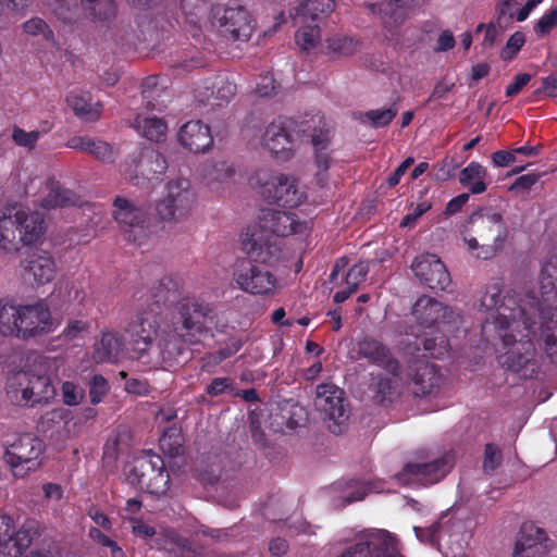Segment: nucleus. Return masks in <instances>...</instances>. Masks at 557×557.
I'll list each match as a JSON object with an SVG mask.
<instances>
[{
	"label": "nucleus",
	"mask_w": 557,
	"mask_h": 557,
	"mask_svg": "<svg viewBox=\"0 0 557 557\" xmlns=\"http://www.w3.org/2000/svg\"><path fill=\"white\" fill-rule=\"evenodd\" d=\"M480 309L488 313L483 333L494 332L500 343L496 348L498 363L522 379L532 377L540 367L541 355L536 344L553 362H557V304L552 298L543 304L539 295H527L519 302L503 296L499 282L486 286L480 299Z\"/></svg>",
	"instance_id": "obj_1"
},
{
	"label": "nucleus",
	"mask_w": 557,
	"mask_h": 557,
	"mask_svg": "<svg viewBox=\"0 0 557 557\" xmlns=\"http://www.w3.org/2000/svg\"><path fill=\"white\" fill-rule=\"evenodd\" d=\"M158 299L147 310L139 312L127 327L133 350L145 364L157 367L178 363L180 358L188 347L199 344L207 335L212 336L211 323L212 308L208 304L195 299H184L177 304L178 320L174 322L173 330L165 334L157 347L153 338L158 330V304L164 297L156 295Z\"/></svg>",
	"instance_id": "obj_2"
},
{
	"label": "nucleus",
	"mask_w": 557,
	"mask_h": 557,
	"mask_svg": "<svg viewBox=\"0 0 557 557\" xmlns=\"http://www.w3.org/2000/svg\"><path fill=\"white\" fill-rule=\"evenodd\" d=\"M454 455L445 453L432 460H417L407 463L403 471L397 473L392 482L375 480L372 482L347 481L338 482L333 486L341 505L362 500L369 493H391L395 485H431L441 481L451 469Z\"/></svg>",
	"instance_id": "obj_3"
},
{
	"label": "nucleus",
	"mask_w": 557,
	"mask_h": 557,
	"mask_svg": "<svg viewBox=\"0 0 557 557\" xmlns=\"http://www.w3.org/2000/svg\"><path fill=\"white\" fill-rule=\"evenodd\" d=\"M308 228V222L300 221L294 212L267 208L261 211L259 224L243 233L242 247L250 257L268 262L277 250L272 235L305 234Z\"/></svg>",
	"instance_id": "obj_4"
},
{
	"label": "nucleus",
	"mask_w": 557,
	"mask_h": 557,
	"mask_svg": "<svg viewBox=\"0 0 557 557\" xmlns=\"http://www.w3.org/2000/svg\"><path fill=\"white\" fill-rule=\"evenodd\" d=\"M53 330V320L44 301L15 305L0 301V333L4 336L29 338Z\"/></svg>",
	"instance_id": "obj_5"
},
{
	"label": "nucleus",
	"mask_w": 557,
	"mask_h": 557,
	"mask_svg": "<svg viewBox=\"0 0 557 557\" xmlns=\"http://www.w3.org/2000/svg\"><path fill=\"white\" fill-rule=\"evenodd\" d=\"M459 510L443 515L430 528L414 527V533L421 542L436 546L444 557H467L461 550L470 539L471 521H463Z\"/></svg>",
	"instance_id": "obj_6"
},
{
	"label": "nucleus",
	"mask_w": 557,
	"mask_h": 557,
	"mask_svg": "<svg viewBox=\"0 0 557 557\" xmlns=\"http://www.w3.org/2000/svg\"><path fill=\"white\" fill-rule=\"evenodd\" d=\"M45 449V443L34 434H18L5 441L3 461L14 479H25L42 466Z\"/></svg>",
	"instance_id": "obj_7"
},
{
	"label": "nucleus",
	"mask_w": 557,
	"mask_h": 557,
	"mask_svg": "<svg viewBox=\"0 0 557 557\" xmlns=\"http://www.w3.org/2000/svg\"><path fill=\"white\" fill-rule=\"evenodd\" d=\"M113 208L114 220L124 232L126 240L140 247L156 242L159 225L148 219V209L145 206L116 197Z\"/></svg>",
	"instance_id": "obj_8"
},
{
	"label": "nucleus",
	"mask_w": 557,
	"mask_h": 557,
	"mask_svg": "<svg viewBox=\"0 0 557 557\" xmlns=\"http://www.w3.org/2000/svg\"><path fill=\"white\" fill-rule=\"evenodd\" d=\"M197 205V193L187 178L176 177L164 185L162 197L156 205V212L163 222L186 221Z\"/></svg>",
	"instance_id": "obj_9"
},
{
	"label": "nucleus",
	"mask_w": 557,
	"mask_h": 557,
	"mask_svg": "<svg viewBox=\"0 0 557 557\" xmlns=\"http://www.w3.org/2000/svg\"><path fill=\"white\" fill-rule=\"evenodd\" d=\"M45 232V219L36 211L20 209L14 215L0 218V246L10 250L16 243L33 245L40 240Z\"/></svg>",
	"instance_id": "obj_10"
},
{
	"label": "nucleus",
	"mask_w": 557,
	"mask_h": 557,
	"mask_svg": "<svg viewBox=\"0 0 557 557\" xmlns=\"http://www.w3.org/2000/svg\"><path fill=\"white\" fill-rule=\"evenodd\" d=\"M126 480L140 491L158 496L164 495L170 484L163 459L150 450L134 457L126 470Z\"/></svg>",
	"instance_id": "obj_11"
},
{
	"label": "nucleus",
	"mask_w": 557,
	"mask_h": 557,
	"mask_svg": "<svg viewBox=\"0 0 557 557\" xmlns=\"http://www.w3.org/2000/svg\"><path fill=\"white\" fill-rule=\"evenodd\" d=\"M7 395L15 405L34 406L51 401L55 397L57 391L49 375L17 371L8 377Z\"/></svg>",
	"instance_id": "obj_12"
},
{
	"label": "nucleus",
	"mask_w": 557,
	"mask_h": 557,
	"mask_svg": "<svg viewBox=\"0 0 557 557\" xmlns=\"http://www.w3.org/2000/svg\"><path fill=\"white\" fill-rule=\"evenodd\" d=\"M253 258L262 264L255 263L250 259L238 260L233 270L234 282L240 290L251 295H274L282 286L278 278L265 265L271 260L262 262Z\"/></svg>",
	"instance_id": "obj_13"
},
{
	"label": "nucleus",
	"mask_w": 557,
	"mask_h": 557,
	"mask_svg": "<svg viewBox=\"0 0 557 557\" xmlns=\"http://www.w3.org/2000/svg\"><path fill=\"white\" fill-rule=\"evenodd\" d=\"M209 20L221 36L234 41H248L256 28L250 13L242 5L214 4Z\"/></svg>",
	"instance_id": "obj_14"
},
{
	"label": "nucleus",
	"mask_w": 557,
	"mask_h": 557,
	"mask_svg": "<svg viewBox=\"0 0 557 557\" xmlns=\"http://www.w3.org/2000/svg\"><path fill=\"white\" fill-rule=\"evenodd\" d=\"M166 161L152 148H139L129 154L120 166L125 180L143 186L165 172Z\"/></svg>",
	"instance_id": "obj_15"
},
{
	"label": "nucleus",
	"mask_w": 557,
	"mask_h": 557,
	"mask_svg": "<svg viewBox=\"0 0 557 557\" xmlns=\"http://www.w3.org/2000/svg\"><path fill=\"white\" fill-rule=\"evenodd\" d=\"M160 94L161 90L158 88L144 89L143 100L147 112L138 113L132 122V126L139 135L152 141L163 140L168 132L166 122L151 113L153 111L161 112L165 107L163 102L158 101Z\"/></svg>",
	"instance_id": "obj_16"
},
{
	"label": "nucleus",
	"mask_w": 557,
	"mask_h": 557,
	"mask_svg": "<svg viewBox=\"0 0 557 557\" xmlns=\"http://www.w3.org/2000/svg\"><path fill=\"white\" fill-rule=\"evenodd\" d=\"M315 408L324 413L325 418L332 421L329 425L334 434L342 432V425L348 419L344 405V392L334 384L323 383L317 386L314 398Z\"/></svg>",
	"instance_id": "obj_17"
},
{
	"label": "nucleus",
	"mask_w": 557,
	"mask_h": 557,
	"mask_svg": "<svg viewBox=\"0 0 557 557\" xmlns=\"http://www.w3.org/2000/svg\"><path fill=\"white\" fill-rule=\"evenodd\" d=\"M34 532L27 525H16L9 515L0 516V557H20L32 545Z\"/></svg>",
	"instance_id": "obj_18"
},
{
	"label": "nucleus",
	"mask_w": 557,
	"mask_h": 557,
	"mask_svg": "<svg viewBox=\"0 0 557 557\" xmlns=\"http://www.w3.org/2000/svg\"><path fill=\"white\" fill-rule=\"evenodd\" d=\"M412 315L424 329H437L441 324H455L460 319L457 311L430 296H421L417 299L412 308Z\"/></svg>",
	"instance_id": "obj_19"
},
{
	"label": "nucleus",
	"mask_w": 557,
	"mask_h": 557,
	"mask_svg": "<svg viewBox=\"0 0 557 557\" xmlns=\"http://www.w3.org/2000/svg\"><path fill=\"white\" fill-rule=\"evenodd\" d=\"M412 271L431 289L445 290L451 280L442 260L433 253H424L414 259Z\"/></svg>",
	"instance_id": "obj_20"
},
{
	"label": "nucleus",
	"mask_w": 557,
	"mask_h": 557,
	"mask_svg": "<svg viewBox=\"0 0 557 557\" xmlns=\"http://www.w3.org/2000/svg\"><path fill=\"white\" fill-rule=\"evenodd\" d=\"M79 2L92 20L106 21L115 13L114 0H46L52 12L64 21L71 20L66 13L78 9Z\"/></svg>",
	"instance_id": "obj_21"
},
{
	"label": "nucleus",
	"mask_w": 557,
	"mask_h": 557,
	"mask_svg": "<svg viewBox=\"0 0 557 557\" xmlns=\"http://www.w3.org/2000/svg\"><path fill=\"white\" fill-rule=\"evenodd\" d=\"M548 550L546 532L534 522H524L518 533L512 557H545Z\"/></svg>",
	"instance_id": "obj_22"
},
{
	"label": "nucleus",
	"mask_w": 557,
	"mask_h": 557,
	"mask_svg": "<svg viewBox=\"0 0 557 557\" xmlns=\"http://www.w3.org/2000/svg\"><path fill=\"white\" fill-rule=\"evenodd\" d=\"M412 392L416 396L426 397L440 392L443 376L436 364L424 359H417L409 366Z\"/></svg>",
	"instance_id": "obj_23"
},
{
	"label": "nucleus",
	"mask_w": 557,
	"mask_h": 557,
	"mask_svg": "<svg viewBox=\"0 0 557 557\" xmlns=\"http://www.w3.org/2000/svg\"><path fill=\"white\" fill-rule=\"evenodd\" d=\"M262 195L270 201L289 208L299 206L305 198L294 177L284 174L275 175L264 184Z\"/></svg>",
	"instance_id": "obj_24"
},
{
	"label": "nucleus",
	"mask_w": 557,
	"mask_h": 557,
	"mask_svg": "<svg viewBox=\"0 0 557 557\" xmlns=\"http://www.w3.org/2000/svg\"><path fill=\"white\" fill-rule=\"evenodd\" d=\"M401 344L405 345L408 352H417V356L423 350L425 356L440 359L449 351L448 339L438 329L430 332L424 331L423 334H407L406 341Z\"/></svg>",
	"instance_id": "obj_25"
},
{
	"label": "nucleus",
	"mask_w": 557,
	"mask_h": 557,
	"mask_svg": "<svg viewBox=\"0 0 557 557\" xmlns=\"http://www.w3.org/2000/svg\"><path fill=\"white\" fill-rule=\"evenodd\" d=\"M289 121L278 117L267 128L263 135L265 148L276 158L286 160L292 156V138L287 131Z\"/></svg>",
	"instance_id": "obj_26"
},
{
	"label": "nucleus",
	"mask_w": 557,
	"mask_h": 557,
	"mask_svg": "<svg viewBox=\"0 0 557 557\" xmlns=\"http://www.w3.org/2000/svg\"><path fill=\"white\" fill-rule=\"evenodd\" d=\"M178 140L191 152H206L213 145L210 127L201 121H189L178 132Z\"/></svg>",
	"instance_id": "obj_27"
},
{
	"label": "nucleus",
	"mask_w": 557,
	"mask_h": 557,
	"mask_svg": "<svg viewBox=\"0 0 557 557\" xmlns=\"http://www.w3.org/2000/svg\"><path fill=\"white\" fill-rule=\"evenodd\" d=\"M358 354L370 362L384 369L388 374L396 375L399 364L391 355L389 349L380 341L363 337L357 343Z\"/></svg>",
	"instance_id": "obj_28"
},
{
	"label": "nucleus",
	"mask_w": 557,
	"mask_h": 557,
	"mask_svg": "<svg viewBox=\"0 0 557 557\" xmlns=\"http://www.w3.org/2000/svg\"><path fill=\"white\" fill-rule=\"evenodd\" d=\"M24 268L38 285L51 282L57 273L54 259L47 251H33L28 256Z\"/></svg>",
	"instance_id": "obj_29"
},
{
	"label": "nucleus",
	"mask_w": 557,
	"mask_h": 557,
	"mask_svg": "<svg viewBox=\"0 0 557 557\" xmlns=\"http://www.w3.org/2000/svg\"><path fill=\"white\" fill-rule=\"evenodd\" d=\"M66 102L72 108L75 115L85 122H95L101 115V103L99 101H92L88 91L73 89L66 96Z\"/></svg>",
	"instance_id": "obj_30"
},
{
	"label": "nucleus",
	"mask_w": 557,
	"mask_h": 557,
	"mask_svg": "<svg viewBox=\"0 0 557 557\" xmlns=\"http://www.w3.org/2000/svg\"><path fill=\"white\" fill-rule=\"evenodd\" d=\"M124 348V338L117 333L104 332L95 344L92 359L96 363L116 362Z\"/></svg>",
	"instance_id": "obj_31"
},
{
	"label": "nucleus",
	"mask_w": 557,
	"mask_h": 557,
	"mask_svg": "<svg viewBox=\"0 0 557 557\" xmlns=\"http://www.w3.org/2000/svg\"><path fill=\"white\" fill-rule=\"evenodd\" d=\"M47 195L41 200V207L45 209L65 208L76 206L79 202V198L74 191L63 188L54 180L47 182Z\"/></svg>",
	"instance_id": "obj_32"
},
{
	"label": "nucleus",
	"mask_w": 557,
	"mask_h": 557,
	"mask_svg": "<svg viewBox=\"0 0 557 557\" xmlns=\"http://www.w3.org/2000/svg\"><path fill=\"white\" fill-rule=\"evenodd\" d=\"M488 178L487 170L478 162H470L459 173V182L471 194H482L486 190Z\"/></svg>",
	"instance_id": "obj_33"
},
{
	"label": "nucleus",
	"mask_w": 557,
	"mask_h": 557,
	"mask_svg": "<svg viewBox=\"0 0 557 557\" xmlns=\"http://www.w3.org/2000/svg\"><path fill=\"white\" fill-rule=\"evenodd\" d=\"M312 145L315 152V164L318 172L315 174L318 183L323 186L326 181V172L330 166V154L326 151L330 141L329 132L319 131L312 135Z\"/></svg>",
	"instance_id": "obj_34"
},
{
	"label": "nucleus",
	"mask_w": 557,
	"mask_h": 557,
	"mask_svg": "<svg viewBox=\"0 0 557 557\" xmlns=\"http://www.w3.org/2000/svg\"><path fill=\"white\" fill-rule=\"evenodd\" d=\"M71 420V412L65 408H54L41 416L39 429L49 436L60 435L66 430Z\"/></svg>",
	"instance_id": "obj_35"
},
{
	"label": "nucleus",
	"mask_w": 557,
	"mask_h": 557,
	"mask_svg": "<svg viewBox=\"0 0 557 557\" xmlns=\"http://www.w3.org/2000/svg\"><path fill=\"white\" fill-rule=\"evenodd\" d=\"M182 10L185 23L189 26L194 37L199 35L208 7L203 0H182Z\"/></svg>",
	"instance_id": "obj_36"
},
{
	"label": "nucleus",
	"mask_w": 557,
	"mask_h": 557,
	"mask_svg": "<svg viewBox=\"0 0 557 557\" xmlns=\"http://www.w3.org/2000/svg\"><path fill=\"white\" fill-rule=\"evenodd\" d=\"M335 7L334 0H299V4L294 13H290L293 18L310 17L312 21L319 18L321 15L330 14Z\"/></svg>",
	"instance_id": "obj_37"
},
{
	"label": "nucleus",
	"mask_w": 557,
	"mask_h": 557,
	"mask_svg": "<svg viewBox=\"0 0 557 557\" xmlns=\"http://www.w3.org/2000/svg\"><path fill=\"white\" fill-rule=\"evenodd\" d=\"M409 0H387L381 4H370V10L379 14L384 23L391 24L405 18Z\"/></svg>",
	"instance_id": "obj_38"
},
{
	"label": "nucleus",
	"mask_w": 557,
	"mask_h": 557,
	"mask_svg": "<svg viewBox=\"0 0 557 557\" xmlns=\"http://www.w3.org/2000/svg\"><path fill=\"white\" fill-rule=\"evenodd\" d=\"M213 89L210 97L206 100L212 106H223L227 103L236 94V84L225 75H220L215 78Z\"/></svg>",
	"instance_id": "obj_39"
},
{
	"label": "nucleus",
	"mask_w": 557,
	"mask_h": 557,
	"mask_svg": "<svg viewBox=\"0 0 557 557\" xmlns=\"http://www.w3.org/2000/svg\"><path fill=\"white\" fill-rule=\"evenodd\" d=\"M502 14H504V11L500 12L497 22L481 23L476 26L475 34L482 36L480 45L483 50H490L502 41L503 29L499 25Z\"/></svg>",
	"instance_id": "obj_40"
},
{
	"label": "nucleus",
	"mask_w": 557,
	"mask_h": 557,
	"mask_svg": "<svg viewBox=\"0 0 557 557\" xmlns=\"http://www.w3.org/2000/svg\"><path fill=\"white\" fill-rule=\"evenodd\" d=\"M396 375L383 376L382 373H372L370 383V391L373 393V398L376 403L385 401L394 392Z\"/></svg>",
	"instance_id": "obj_41"
},
{
	"label": "nucleus",
	"mask_w": 557,
	"mask_h": 557,
	"mask_svg": "<svg viewBox=\"0 0 557 557\" xmlns=\"http://www.w3.org/2000/svg\"><path fill=\"white\" fill-rule=\"evenodd\" d=\"M235 175V169L227 162H218L205 170V180L207 184L214 187L215 184H222L231 181Z\"/></svg>",
	"instance_id": "obj_42"
},
{
	"label": "nucleus",
	"mask_w": 557,
	"mask_h": 557,
	"mask_svg": "<svg viewBox=\"0 0 557 557\" xmlns=\"http://www.w3.org/2000/svg\"><path fill=\"white\" fill-rule=\"evenodd\" d=\"M162 451L170 457L178 456L182 451V436L176 428H169L159 438Z\"/></svg>",
	"instance_id": "obj_43"
},
{
	"label": "nucleus",
	"mask_w": 557,
	"mask_h": 557,
	"mask_svg": "<svg viewBox=\"0 0 557 557\" xmlns=\"http://www.w3.org/2000/svg\"><path fill=\"white\" fill-rule=\"evenodd\" d=\"M480 219L482 224L495 228L497 235L494 239L493 247L496 248V250H499L507 237V228L503 222L502 214L498 212H487L482 214Z\"/></svg>",
	"instance_id": "obj_44"
},
{
	"label": "nucleus",
	"mask_w": 557,
	"mask_h": 557,
	"mask_svg": "<svg viewBox=\"0 0 557 557\" xmlns=\"http://www.w3.org/2000/svg\"><path fill=\"white\" fill-rule=\"evenodd\" d=\"M23 30L28 36L44 39L46 41H53V32L49 25L40 17H32L23 24Z\"/></svg>",
	"instance_id": "obj_45"
},
{
	"label": "nucleus",
	"mask_w": 557,
	"mask_h": 557,
	"mask_svg": "<svg viewBox=\"0 0 557 557\" xmlns=\"http://www.w3.org/2000/svg\"><path fill=\"white\" fill-rule=\"evenodd\" d=\"M295 39L302 50H312L320 42V29L317 25L300 27L295 35Z\"/></svg>",
	"instance_id": "obj_46"
},
{
	"label": "nucleus",
	"mask_w": 557,
	"mask_h": 557,
	"mask_svg": "<svg viewBox=\"0 0 557 557\" xmlns=\"http://www.w3.org/2000/svg\"><path fill=\"white\" fill-rule=\"evenodd\" d=\"M358 48L357 41L350 37L335 36L327 39V49L332 54L348 55Z\"/></svg>",
	"instance_id": "obj_47"
},
{
	"label": "nucleus",
	"mask_w": 557,
	"mask_h": 557,
	"mask_svg": "<svg viewBox=\"0 0 557 557\" xmlns=\"http://www.w3.org/2000/svg\"><path fill=\"white\" fill-rule=\"evenodd\" d=\"M41 134L39 131L26 132L18 126H14L11 137L15 145L32 150L41 137Z\"/></svg>",
	"instance_id": "obj_48"
},
{
	"label": "nucleus",
	"mask_w": 557,
	"mask_h": 557,
	"mask_svg": "<svg viewBox=\"0 0 557 557\" xmlns=\"http://www.w3.org/2000/svg\"><path fill=\"white\" fill-rule=\"evenodd\" d=\"M62 399L66 406H77L85 397V391L71 381H65L61 386Z\"/></svg>",
	"instance_id": "obj_49"
},
{
	"label": "nucleus",
	"mask_w": 557,
	"mask_h": 557,
	"mask_svg": "<svg viewBox=\"0 0 557 557\" xmlns=\"http://www.w3.org/2000/svg\"><path fill=\"white\" fill-rule=\"evenodd\" d=\"M369 272V264L366 261H360L354 264L345 276V284L350 286L352 290H357L359 284L366 278Z\"/></svg>",
	"instance_id": "obj_50"
},
{
	"label": "nucleus",
	"mask_w": 557,
	"mask_h": 557,
	"mask_svg": "<svg viewBox=\"0 0 557 557\" xmlns=\"http://www.w3.org/2000/svg\"><path fill=\"white\" fill-rule=\"evenodd\" d=\"M397 110L395 108L370 110L366 113V117L371 122L374 127H383L388 125L396 116Z\"/></svg>",
	"instance_id": "obj_51"
},
{
	"label": "nucleus",
	"mask_w": 557,
	"mask_h": 557,
	"mask_svg": "<svg viewBox=\"0 0 557 557\" xmlns=\"http://www.w3.org/2000/svg\"><path fill=\"white\" fill-rule=\"evenodd\" d=\"M108 392V381L102 375H94L89 382V397L91 404H99Z\"/></svg>",
	"instance_id": "obj_52"
},
{
	"label": "nucleus",
	"mask_w": 557,
	"mask_h": 557,
	"mask_svg": "<svg viewBox=\"0 0 557 557\" xmlns=\"http://www.w3.org/2000/svg\"><path fill=\"white\" fill-rule=\"evenodd\" d=\"M88 153L102 162H112L116 157L114 148L100 139H94V145L89 147Z\"/></svg>",
	"instance_id": "obj_53"
},
{
	"label": "nucleus",
	"mask_w": 557,
	"mask_h": 557,
	"mask_svg": "<svg viewBox=\"0 0 557 557\" xmlns=\"http://www.w3.org/2000/svg\"><path fill=\"white\" fill-rule=\"evenodd\" d=\"M525 42L524 35L520 32L512 34L507 40L506 46L502 49L500 57L503 60H511L520 51Z\"/></svg>",
	"instance_id": "obj_54"
},
{
	"label": "nucleus",
	"mask_w": 557,
	"mask_h": 557,
	"mask_svg": "<svg viewBox=\"0 0 557 557\" xmlns=\"http://www.w3.org/2000/svg\"><path fill=\"white\" fill-rule=\"evenodd\" d=\"M502 462V453L494 444L485 446L483 468L485 472H493Z\"/></svg>",
	"instance_id": "obj_55"
},
{
	"label": "nucleus",
	"mask_w": 557,
	"mask_h": 557,
	"mask_svg": "<svg viewBox=\"0 0 557 557\" xmlns=\"http://www.w3.org/2000/svg\"><path fill=\"white\" fill-rule=\"evenodd\" d=\"M432 207V203L428 200L421 201L418 203L411 212L406 214L400 222V226L410 227L412 226L420 216H422L425 212H428Z\"/></svg>",
	"instance_id": "obj_56"
},
{
	"label": "nucleus",
	"mask_w": 557,
	"mask_h": 557,
	"mask_svg": "<svg viewBox=\"0 0 557 557\" xmlns=\"http://www.w3.org/2000/svg\"><path fill=\"white\" fill-rule=\"evenodd\" d=\"M277 85L272 74H265L260 77L257 84L256 92L260 97H271L276 92Z\"/></svg>",
	"instance_id": "obj_57"
},
{
	"label": "nucleus",
	"mask_w": 557,
	"mask_h": 557,
	"mask_svg": "<svg viewBox=\"0 0 557 557\" xmlns=\"http://www.w3.org/2000/svg\"><path fill=\"white\" fill-rule=\"evenodd\" d=\"M557 24V9L544 13L535 25V32L547 34Z\"/></svg>",
	"instance_id": "obj_58"
},
{
	"label": "nucleus",
	"mask_w": 557,
	"mask_h": 557,
	"mask_svg": "<svg viewBox=\"0 0 557 557\" xmlns=\"http://www.w3.org/2000/svg\"><path fill=\"white\" fill-rule=\"evenodd\" d=\"M288 420H287V426L290 429L301 426L307 419V413L304 407L293 404L290 405L288 409Z\"/></svg>",
	"instance_id": "obj_59"
},
{
	"label": "nucleus",
	"mask_w": 557,
	"mask_h": 557,
	"mask_svg": "<svg viewBox=\"0 0 557 557\" xmlns=\"http://www.w3.org/2000/svg\"><path fill=\"white\" fill-rule=\"evenodd\" d=\"M531 81V75L528 73H520L515 76L512 83H510L506 88L507 97H515L519 94Z\"/></svg>",
	"instance_id": "obj_60"
},
{
	"label": "nucleus",
	"mask_w": 557,
	"mask_h": 557,
	"mask_svg": "<svg viewBox=\"0 0 557 557\" xmlns=\"http://www.w3.org/2000/svg\"><path fill=\"white\" fill-rule=\"evenodd\" d=\"M455 42H456V40H455V37H454L453 33L450 30H448V29L443 30L438 35V38L436 40V46H435L434 50L436 52L448 51L451 48H454Z\"/></svg>",
	"instance_id": "obj_61"
},
{
	"label": "nucleus",
	"mask_w": 557,
	"mask_h": 557,
	"mask_svg": "<svg viewBox=\"0 0 557 557\" xmlns=\"http://www.w3.org/2000/svg\"><path fill=\"white\" fill-rule=\"evenodd\" d=\"M94 145V138L88 136H74L66 141V147L83 152H87L89 147Z\"/></svg>",
	"instance_id": "obj_62"
},
{
	"label": "nucleus",
	"mask_w": 557,
	"mask_h": 557,
	"mask_svg": "<svg viewBox=\"0 0 557 557\" xmlns=\"http://www.w3.org/2000/svg\"><path fill=\"white\" fill-rule=\"evenodd\" d=\"M231 387V380L227 377H216L207 387V393L211 396H218Z\"/></svg>",
	"instance_id": "obj_63"
},
{
	"label": "nucleus",
	"mask_w": 557,
	"mask_h": 557,
	"mask_svg": "<svg viewBox=\"0 0 557 557\" xmlns=\"http://www.w3.org/2000/svg\"><path fill=\"white\" fill-rule=\"evenodd\" d=\"M515 151L499 150L492 154V160L495 166H508L516 161Z\"/></svg>",
	"instance_id": "obj_64"
}]
</instances>
